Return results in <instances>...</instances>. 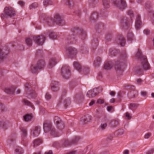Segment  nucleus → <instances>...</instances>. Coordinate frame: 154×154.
Segmentation results:
<instances>
[{"label":"nucleus","instance_id":"obj_8","mask_svg":"<svg viewBox=\"0 0 154 154\" xmlns=\"http://www.w3.org/2000/svg\"><path fill=\"white\" fill-rule=\"evenodd\" d=\"M113 5L119 9L123 10L125 8V2L124 0H112Z\"/></svg>","mask_w":154,"mask_h":154},{"label":"nucleus","instance_id":"obj_24","mask_svg":"<svg viewBox=\"0 0 154 154\" xmlns=\"http://www.w3.org/2000/svg\"><path fill=\"white\" fill-rule=\"evenodd\" d=\"M45 64L44 60H39L36 64L37 68L41 69L44 67Z\"/></svg>","mask_w":154,"mask_h":154},{"label":"nucleus","instance_id":"obj_4","mask_svg":"<svg viewBox=\"0 0 154 154\" xmlns=\"http://www.w3.org/2000/svg\"><path fill=\"white\" fill-rule=\"evenodd\" d=\"M43 129L45 133L50 131L51 135L54 136H57V133L55 129L52 127V123L50 122H45L43 124Z\"/></svg>","mask_w":154,"mask_h":154},{"label":"nucleus","instance_id":"obj_1","mask_svg":"<svg viewBox=\"0 0 154 154\" xmlns=\"http://www.w3.org/2000/svg\"><path fill=\"white\" fill-rule=\"evenodd\" d=\"M74 33L68 35L66 38V41L68 44L75 43L77 41V36H78L82 39L85 38L86 35L85 31L78 29V28H74L73 30Z\"/></svg>","mask_w":154,"mask_h":154},{"label":"nucleus","instance_id":"obj_53","mask_svg":"<svg viewBox=\"0 0 154 154\" xmlns=\"http://www.w3.org/2000/svg\"><path fill=\"white\" fill-rule=\"evenodd\" d=\"M31 97H35L36 96L37 94L34 90H32L30 93Z\"/></svg>","mask_w":154,"mask_h":154},{"label":"nucleus","instance_id":"obj_62","mask_svg":"<svg viewBox=\"0 0 154 154\" xmlns=\"http://www.w3.org/2000/svg\"><path fill=\"white\" fill-rule=\"evenodd\" d=\"M6 123L4 121H2L0 122V126L2 127H4L5 126Z\"/></svg>","mask_w":154,"mask_h":154},{"label":"nucleus","instance_id":"obj_37","mask_svg":"<svg viewBox=\"0 0 154 154\" xmlns=\"http://www.w3.org/2000/svg\"><path fill=\"white\" fill-rule=\"evenodd\" d=\"M101 62V59L100 57H97L94 60V65L95 66H99Z\"/></svg>","mask_w":154,"mask_h":154},{"label":"nucleus","instance_id":"obj_60","mask_svg":"<svg viewBox=\"0 0 154 154\" xmlns=\"http://www.w3.org/2000/svg\"><path fill=\"white\" fill-rule=\"evenodd\" d=\"M64 2L66 5L69 6H70L71 4L70 3V0H64Z\"/></svg>","mask_w":154,"mask_h":154},{"label":"nucleus","instance_id":"obj_28","mask_svg":"<svg viewBox=\"0 0 154 154\" xmlns=\"http://www.w3.org/2000/svg\"><path fill=\"white\" fill-rule=\"evenodd\" d=\"M73 66L75 69L79 72L81 71L82 66L81 64L78 62H74Z\"/></svg>","mask_w":154,"mask_h":154},{"label":"nucleus","instance_id":"obj_34","mask_svg":"<svg viewBox=\"0 0 154 154\" xmlns=\"http://www.w3.org/2000/svg\"><path fill=\"white\" fill-rule=\"evenodd\" d=\"M32 118V116L31 114H27L23 116V119L24 121L28 122L31 120Z\"/></svg>","mask_w":154,"mask_h":154},{"label":"nucleus","instance_id":"obj_44","mask_svg":"<svg viewBox=\"0 0 154 154\" xmlns=\"http://www.w3.org/2000/svg\"><path fill=\"white\" fill-rule=\"evenodd\" d=\"M82 69L83 73L85 75H86L89 72V69L88 67H85L83 68Z\"/></svg>","mask_w":154,"mask_h":154},{"label":"nucleus","instance_id":"obj_9","mask_svg":"<svg viewBox=\"0 0 154 154\" xmlns=\"http://www.w3.org/2000/svg\"><path fill=\"white\" fill-rule=\"evenodd\" d=\"M54 122L56 124L57 128L60 130H63L64 127L63 122L58 117L56 116L54 117Z\"/></svg>","mask_w":154,"mask_h":154},{"label":"nucleus","instance_id":"obj_61","mask_svg":"<svg viewBox=\"0 0 154 154\" xmlns=\"http://www.w3.org/2000/svg\"><path fill=\"white\" fill-rule=\"evenodd\" d=\"M113 138V137L112 135H109L107 137V140L108 141H111L112 139Z\"/></svg>","mask_w":154,"mask_h":154},{"label":"nucleus","instance_id":"obj_63","mask_svg":"<svg viewBox=\"0 0 154 154\" xmlns=\"http://www.w3.org/2000/svg\"><path fill=\"white\" fill-rule=\"evenodd\" d=\"M18 3V4L22 7L24 6L25 4L24 2L22 1H19Z\"/></svg>","mask_w":154,"mask_h":154},{"label":"nucleus","instance_id":"obj_3","mask_svg":"<svg viewBox=\"0 0 154 154\" xmlns=\"http://www.w3.org/2000/svg\"><path fill=\"white\" fill-rule=\"evenodd\" d=\"M16 15L15 9L11 6H6L4 9L3 13L1 14L2 19H4L8 18H12Z\"/></svg>","mask_w":154,"mask_h":154},{"label":"nucleus","instance_id":"obj_50","mask_svg":"<svg viewBox=\"0 0 154 154\" xmlns=\"http://www.w3.org/2000/svg\"><path fill=\"white\" fill-rule=\"evenodd\" d=\"M76 98L78 100H81L84 99V96L83 94H81L80 95H77Z\"/></svg>","mask_w":154,"mask_h":154},{"label":"nucleus","instance_id":"obj_16","mask_svg":"<svg viewBox=\"0 0 154 154\" xmlns=\"http://www.w3.org/2000/svg\"><path fill=\"white\" fill-rule=\"evenodd\" d=\"M8 53V51L3 48H0V59L2 60L5 58Z\"/></svg>","mask_w":154,"mask_h":154},{"label":"nucleus","instance_id":"obj_59","mask_svg":"<svg viewBox=\"0 0 154 154\" xmlns=\"http://www.w3.org/2000/svg\"><path fill=\"white\" fill-rule=\"evenodd\" d=\"M151 134L150 133H147L145 134L144 136V137L145 139H148L151 136Z\"/></svg>","mask_w":154,"mask_h":154},{"label":"nucleus","instance_id":"obj_13","mask_svg":"<svg viewBox=\"0 0 154 154\" xmlns=\"http://www.w3.org/2000/svg\"><path fill=\"white\" fill-rule=\"evenodd\" d=\"M140 61L141 66L144 70H148L150 69V66L148 61L146 57Z\"/></svg>","mask_w":154,"mask_h":154},{"label":"nucleus","instance_id":"obj_23","mask_svg":"<svg viewBox=\"0 0 154 154\" xmlns=\"http://www.w3.org/2000/svg\"><path fill=\"white\" fill-rule=\"evenodd\" d=\"M16 87L14 86H12L10 88H6L5 90V92L8 94H11L14 93Z\"/></svg>","mask_w":154,"mask_h":154},{"label":"nucleus","instance_id":"obj_18","mask_svg":"<svg viewBox=\"0 0 154 154\" xmlns=\"http://www.w3.org/2000/svg\"><path fill=\"white\" fill-rule=\"evenodd\" d=\"M139 105L137 103H131L128 105V108L133 111H134L139 107Z\"/></svg>","mask_w":154,"mask_h":154},{"label":"nucleus","instance_id":"obj_14","mask_svg":"<svg viewBox=\"0 0 154 154\" xmlns=\"http://www.w3.org/2000/svg\"><path fill=\"white\" fill-rule=\"evenodd\" d=\"M117 43L121 47L124 46L125 45V41L124 37L122 35H119L118 39L116 41Z\"/></svg>","mask_w":154,"mask_h":154},{"label":"nucleus","instance_id":"obj_7","mask_svg":"<svg viewBox=\"0 0 154 154\" xmlns=\"http://www.w3.org/2000/svg\"><path fill=\"white\" fill-rule=\"evenodd\" d=\"M134 87L132 85H126V89L132 91L130 93L128 94V97L130 98H133L137 95V92L136 91H134Z\"/></svg>","mask_w":154,"mask_h":154},{"label":"nucleus","instance_id":"obj_35","mask_svg":"<svg viewBox=\"0 0 154 154\" xmlns=\"http://www.w3.org/2000/svg\"><path fill=\"white\" fill-rule=\"evenodd\" d=\"M61 101L63 102L64 107L66 108L68 106V105L69 104L70 102V99L69 98L65 99Z\"/></svg>","mask_w":154,"mask_h":154},{"label":"nucleus","instance_id":"obj_47","mask_svg":"<svg viewBox=\"0 0 154 154\" xmlns=\"http://www.w3.org/2000/svg\"><path fill=\"white\" fill-rule=\"evenodd\" d=\"M132 118V114L128 112H126V119L130 120Z\"/></svg>","mask_w":154,"mask_h":154},{"label":"nucleus","instance_id":"obj_57","mask_svg":"<svg viewBox=\"0 0 154 154\" xmlns=\"http://www.w3.org/2000/svg\"><path fill=\"white\" fill-rule=\"evenodd\" d=\"M154 152V148H152L147 151L146 154H153Z\"/></svg>","mask_w":154,"mask_h":154},{"label":"nucleus","instance_id":"obj_25","mask_svg":"<svg viewBox=\"0 0 154 154\" xmlns=\"http://www.w3.org/2000/svg\"><path fill=\"white\" fill-rule=\"evenodd\" d=\"M134 36L131 31L129 30L127 36L128 41L131 42L134 39Z\"/></svg>","mask_w":154,"mask_h":154},{"label":"nucleus","instance_id":"obj_5","mask_svg":"<svg viewBox=\"0 0 154 154\" xmlns=\"http://www.w3.org/2000/svg\"><path fill=\"white\" fill-rule=\"evenodd\" d=\"M128 17H126V29H128L131 28L132 23V18L133 17V13L131 10L128 11L127 12Z\"/></svg>","mask_w":154,"mask_h":154},{"label":"nucleus","instance_id":"obj_38","mask_svg":"<svg viewBox=\"0 0 154 154\" xmlns=\"http://www.w3.org/2000/svg\"><path fill=\"white\" fill-rule=\"evenodd\" d=\"M79 137H75L70 140L71 145L76 144L79 140Z\"/></svg>","mask_w":154,"mask_h":154},{"label":"nucleus","instance_id":"obj_46","mask_svg":"<svg viewBox=\"0 0 154 154\" xmlns=\"http://www.w3.org/2000/svg\"><path fill=\"white\" fill-rule=\"evenodd\" d=\"M38 5V3L36 2H34L29 7L30 9H35L37 8Z\"/></svg>","mask_w":154,"mask_h":154},{"label":"nucleus","instance_id":"obj_30","mask_svg":"<svg viewBox=\"0 0 154 154\" xmlns=\"http://www.w3.org/2000/svg\"><path fill=\"white\" fill-rule=\"evenodd\" d=\"M71 145L70 140L68 139L64 140L62 143V146L64 147H66Z\"/></svg>","mask_w":154,"mask_h":154},{"label":"nucleus","instance_id":"obj_64","mask_svg":"<svg viewBox=\"0 0 154 154\" xmlns=\"http://www.w3.org/2000/svg\"><path fill=\"white\" fill-rule=\"evenodd\" d=\"M81 52L82 54H86L87 53L88 51L85 48L84 49H83V50H81Z\"/></svg>","mask_w":154,"mask_h":154},{"label":"nucleus","instance_id":"obj_26","mask_svg":"<svg viewBox=\"0 0 154 154\" xmlns=\"http://www.w3.org/2000/svg\"><path fill=\"white\" fill-rule=\"evenodd\" d=\"M119 25L120 27L124 29L125 26V19L124 16H122L120 18Z\"/></svg>","mask_w":154,"mask_h":154},{"label":"nucleus","instance_id":"obj_17","mask_svg":"<svg viewBox=\"0 0 154 154\" xmlns=\"http://www.w3.org/2000/svg\"><path fill=\"white\" fill-rule=\"evenodd\" d=\"M40 132V126H36L33 128L32 130L31 133L34 136H37Z\"/></svg>","mask_w":154,"mask_h":154},{"label":"nucleus","instance_id":"obj_40","mask_svg":"<svg viewBox=\"0 0 154 154\" xmlns=\"http://www.w3.org/2000/svg\"><path fill=\"white\" fill-rule=\"evenodd\" d=\"M110 55L112 56H115L117 55L118 53L117 50L114 49H110L109 51Z\"/></svg>","mask_w":154,"mask_h":154},{"label":"nucleus","instance_id":"obj_55","mask_svg":"<svg viewBox=\"0 0 154 154\" xmlns=\"http://www.w3.org/2000/svg\"><path fill=\"white\" fill-rule=\"evenodd\" d=\"M21 131L22 132L23 136H26L27 135V132L26 129L23 128L21 129Z\"/></svg>","mask_w":154,"mask_h":154},{"label":"nucleus","instance_id":"obj_22","mask_svg":"<svg viewBox=\"0 0 154 154\" xmlns=\"http://www.w3.org/2000/svg\"><path fill=\"white\" fill-rule=\"evenodd\" d=\"M142 23L140 20V15H138L136 17L135 27L137 29H139L140 28Z\"/></svg>","mask_w":154,"mask_h":154},{"label":"nucleus","instance_id":"obj_21","mask_svg":"<svg viewBox=\"0 0 154 154\" xmlns=\"http://www.w3.org/2000/svg\"><path fill=\"white\" fill-rule=\"evenodd\" d=\"M141 66H137L134 68V71L135 73L139 75H142L143 73V70L141 68Z\"/></svg>","mask_w":154,"mask_h":154},{"label":"nucleus","instance_id":"obj_42","mask_svg":"<svg viewBox=\"0 0 154 154\" xmlns=\"http://www.w3.org/2000/svg\"><path fill=\"white\" fill-rule=\"evenodd\" d=\"M103 5L105 8H107L109 6V0H103Z\"/></svg>","mask_w":154,"mask_h":154},{"label":"nucleus","instance_id":"obj_32","mask_svg":"<svg viewBox=\"0 0 154 154\" xmlns=\"http://www.w3.org/2000/svg\"><path fill=\"white\" fill-rule=\"evenodd\" d=\"M56 62L54 58L51 59L49 62L48 67L49 68H52L56 64Z\"/></svg>","mask_w":154,"mask_h":154},{"label":"nucleus","instance_id":"obj_56","mask_svg":"<svg viewBox=\"0 0 154 154\" xmlns=\"http://www.w3.org/2000/svg\"><path fill=\"white\" fill-rule=\"evenodd\" d=\"M45 97L47 100H49L51 98V95L50 94L47 92L46 94Z\"/></svg>","mask_w":154,"mask_h":154},{"label":"nucleus","instance_id":"obj_2","mask_svg":"<svg viewBox=\"0 0 154 154\" xmlns=\"http://www.w3.org/2000/svg\"><path fill=\"white\" fill-rule=\"evenodd\" d=\"M125 65V52H121L118 60L116 63L115 69L117 71L123 72Z\"/></svg>","mask_w":154,"mask_h":154},{"label":"nucleus","instance_id":"obj_54","mask_svg":"<svg viewBox=\"0 0 154 154\" xmlns=\"http://www.w3.org/2000/svg\"><path fill=\"white\" fill-rule=\"evenodd\" d=\"M97 103L98 104H102L104 103V100L101 99H99L97 100Z\"/></svg>","mask_w":154,"mask_h":154},{"label":"nucleus","instance_id":"obj_58","mask_svg":"<svg viewBox=\"0 0 154 154\" xmlns=\"http://www.w3.org/2000/svg\"><path fill=\"white\" fill-rule=\"evenodd\" d=\"M140 94L142 96L145 97L147 93L145 91H143L141 92Z\"/></svg>","mask_w":154,"mask_h":154},{"label":"nucleus","instance_id":"obj_33","mask_svg":"<svg viewBox=\"0 0 154 154\" xmlns=\"http://www.w3.org/2000/svg\"><path fill=\"white\" fill-rule=\"evenodd\" d=\"M98 18V14L97 12H94L92 13L90 17L91 20H96Z\"/></svg>","mask_w":154,"mask_h":154},{"label":"nucleus","instance_id":"obj_51","mask_svg":"<svg viewBox=\"0 0 154 154\" xmlns=\"http://www.w3.org/2000/svg\"><path fill=\"white\" fill-rule=\"evenodd\" d=\"M55 33L53 32H51L49 33V37L50 38L52 39H55L56 37V36L54 35Z\"/></svg>","mask_w":154,"mask_h":154},{"label":"nucleus","instance_id":"obj_52","mask_svg":"<svg viewBox=\"0 0 154 154\" xmlns=\"http://www.w3.org/2000/svg\"><path fill=\"white\" fill-rule=\"evenodd\" d=\"M107 126V123L101 124V125L100 126V128L102 130H103L106 128Z\"/></svg>","mask_w":154,"mask_h":154},{"label":"nucleus","instance_id":"obj_29","mask_svg":"<svg viewBox=\"0 0 154 154\" xmlns=\"http://www.w3.org/2000/svg\"><path fill=\"white\" fill-rule=\"evenodd\" d=\"M42 142V140L41 139L39 138L36 139L33 141V146L34 147H35L41 144Z\"/></svg>","mask_w":154,"mask_h":154},{"label":"nucleus","instance_id":"obj_39","mask_svg":"<svg viewBox=\"0 0 154 154\" xmlns=\"http://www.w3.org/2000/svg\"><path fill=\"white\" fill-rule=\"evenodd\" d=\"M23 151L22 148L20 147H18L15 150V154H22Z\"/></svg>","mask_w":154,"mask_h":154},{"label":"nucleus","instance_id":"obj_31","mask_svg":"<svg viewBox=\"0 0 154 154\" xmlns=\"http://www.w3.org/2000/svg\"><path fill=\"white\" fill-rule=\"evenodd\" d=\"M91 116L89 115L85 116L82 119L84 124H86L90 122L91 119Z\"/></svg>","mask_w":154,"mask_h":154},{"label":"nucleus","instance_id":"obj_27","mask_svg":"<svg viewBox=\"0 0 154 154\" xmlns=\"http://www.w3.org/2000/svg\"><path fill=\"white\" fill-rule=\"evenodd\" d=\"M113 66V64L111 61L106 62L104 66V68L106 69H111Z\"/></svg>","mask_w":154,"mask_h":154},{"label":"nucleus","instance_id":"obj_43","mask_svg":"<svg viewBox=\"0 0 154 154\" xmlns=\"http://www.w3.org/2000/svg\"><path fill=\"white\" fill-rule=\"evenodd\" d=\"M53 4L52 1L50 0H45L43 2L44 6L47 7L48 5H51Z\"/></svg>","mask_w":154,"mask_h":154},{"label":"nucleus","instance_id":"obj_36","mask_svg":"<svg viewBox=\"0 0 154 154\" xmlns=\"http://www.w3.org/2000/svg\"><path fill=\"white\" fill-rule=\"evenodd\" d=\"M119 121L118 119H116L112 120L110 122V124L112 127H115L119 124Z\"/></svg>","mask_w":154,"mask_h":154},{"label":"nucleus","instance_id":"obj_15","mask_svg":"<svg viewBox=\"0 0 154 154\" xmlns=\"http://www.w3.org/2000/svg\"><path fill=\"white\" fill-rule=\"evenodd\" d=\"M97 89L94 88L88 91L87 95L89 97H93L96 96L99 92L97 91Z\"/></svg>","mask_w":154,"mask_h":154},{"label":"nucleus","instance_id":"obj_41","mask_svg":"<svg viewBox=\"0 0 154 154\" xmlns=\"http://www.w3.org/2000/svg\"><path fill=\"white\" fill-rule=\"evenodd\" d=\"M39 69L37 68V66L32 65L30 67V70L31 72L33 73H36L37 72L38 69Z\"/></svg>","mask_w":154,"mask_h":154},{"label":"nucleus","instance_id":"obj_19","mask_svg":"<svg viewBox=\"0 0 154 154\" xmlns=\"http://www.w3.org/2000/svg\"><path fill=\"white\" fill-rule=\"evenodd\" d=\"M51 89L53 91H58L59 89L58 82L55 81L53 82L51 85Z\"/></svg>","mask_w":154,"mask_h":154},{"label":"nucleus","instance_id":"obj_49","mask_svg":"<svg viewBox=\"0 0 154 154\" xmlns=\"http://www.w3.org/2000/svg\"><path fill=\"white\" fill-rule=\"evenodd\" d=\"M48 24L50 26H52L54 25V20L52 18L50 19L47 21Z\"/></svg>","mask_w":154,"mask_h":154},{"label":"nucleus","instance_id":"obj_10","mask_svg":"<svg viewBox=\"0 0 154 154\" xmlns=\"http://www.w3.org/2000/svg\"><path fill=\"white\" fill-rule=\"evenodd\" d=\"M66 49L68 55L70 57H73L77 54V50L75 48L72 46H68L66 48Z\"/></svg>","mask_w":154,"mask_h":154},{"label":"nucleus","instance_id":"obj_20","mask_svg":"<svg viewBox=\"0 0 154 154\" xmlns=\"http://www.w3.org/2000/svg\"><path fill=\"white\" fill-rule=\"evenodd\" d=\"M135 57L140 61H141L142 60L144 59L143 58H144L146 57L143 54L141 50L139 49H138Z\"/></svg>","mask_w":154,"mask_h":154},{"label":"nucleus","instance_id":"obj_45","mask_svg":"<svg viewBox=\"0 0 154 154\" xmlns=\"http://www.w3.org/2000/svg\"><path fill=\"white\" fill-rule=\"evenodd\" d=\"M26 43L29 46H31L32 44V40L29 38H27L26 40Z\"/></svg>","mask_w":154,"mask_h":154},{"label":"nucleus","instance_id":"obj_48","mask_svg":"<svg viewBox=\"0 0 154 154\" xmlns=\"http://www.w3.org/2000/svg\"><path fill=\"white\" fill-rule=\"evenodd\" d=\"M23 102L25 105L30 106L32 107L33 108V106L32 104V103L28 100L26 99H24Z\"/></svg>","mask_w":154,"mask_h":154},{"label":"nucleus","instance_id":"obj_6","mask_svg":"<svg viewBox=\"0 0 154 154\" xmlns=\"http://www.w3.org/2000/svg\"><path fill=\"white\" fill-rule=\"evenodd\" d=\"M61 75L64 79H67L70 76V70L69 67L66 65L63 66L62 68Z\"/></svg>","mask_w":154,"mask_h":154},{"label":"nucleus","instance_id":"obj_12","mask_svg":"<svg viewBox=\"0 0 154 154\" xmlns=\"http://www.w3.org/2000/svg\"><path fill=\"white\" fill-rule=\"evenodd\" d=\"M54 21L56 24L60 26H63L65 25V21L62 18L59 14H56L54 16Z\"/></svg>","mask_w":154,"mask_h":154},{"label":"nucleus","instance_id":"obj_11","mask_svg":"<svg viewBox=\"0 0 154 154\" xmlns=\"http://www.w3.org/2000/svg\"><path fill=\"white\" fill-rule=\"evenodd\" d=\"M34 41L38 45H42L44 43L45 39V36L44 35L35 36L33 37Z\"/></svg>","mask_w":154,"mask_h":154}]
</instances>
